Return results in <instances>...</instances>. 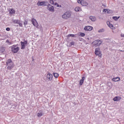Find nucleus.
I'll list each match as a JSON object with an SVG mask.
<instances>
[{"label": "nucleus", "instance_id": "1", "mask_svg": "<svg viewBox=\"0 0 124 124\" xmlns=\"http://www.w3.org/2000/svg\"><path fill=\"white\" fill-rule=\"evenodd\" d=\"M71 17V13L69 12H66L62 16V18L64 20H67Z\"/></svg>", "mask_w": 124, "mask_h": 124}, {"label": "nucleus", "instance_id": "2", "mask_svg": "<svg viewBox=\"0 0 124 124\" xmlns=\"http://www.w3.org/2000/svg\"><path fill=\"white\" fill-rule=\"evenodd\" d=\"M77 1L78 4H80L81 6H88L89 3L85 0H77Z\"/></svg>", "mask_w": 124, "mask_h": 124}, {"label": "nucleus", "instance_id": "3", "mask_svg": "<svg viewBox=\"0 0 124 124\" xmlns=\"http://www.w3.org/2000/svg\"><path fill=\"white\" fill-rule=\"evenodd\" d=\"M11 49L12 53H16L20 50V48L16 45H14L11 46Z\"/></svg>", "mask_w": 124, "mask_h": 124}, {"label": "nucleus", "instance_id": "4", "mask_svg": "<svg viewBox=\"0 0 124 124\" xmlns=\"http://www.w3.org/2000/svg\"><path fill=\"white\" fill-rule=\"evenodd\" d=\"M102 43V42L99 40H95L93 42V46L94 47H97V46H99V45H100Z\"/></svg>", "mask_w": 124, "mask_h": 124}, {"label": "nucleus", "instance_id": "5", "mask_svg": "<svg viewBox=\"0 0 124 124\" xmlns=\"http://www.w3.org/2000/svg\"><path fill=\"white\" fill-rule=\"evenodd\" d=\"M47 4H48V2L47 1H38V2L37 3V5L38 6H47Z\"/></svg>", "mask_w": 124, "mask_h": 124}, {"label": "nucleus", "instance_id": "6", "mask_svg": "<svg viewBox=\"0 0 124 124\" xmlns=\"http://www.w3.org/2000/svg\"><path fill=\"white\" fill-rule=\"evenodd\" d=\"M31 22L34 27H35V28H37V29L38 28V22H37L36 19L32 18Z\"/></svg>", "mask_w": 124, "mask_h": 124}, {"label": "nucleus", "instance_id": "7", "mask_svg": "<svg viewBox=\"0 0 124 124\" xmlns=\"http://www.w3.org/2000/svg\"><path fill=\"white\" fill-rule=\"evenodd\" d=\"M95 54L96 56H98L99 57H101V51H100V48H97L95 49Z\"/></svg>", "mask_w": 124, "mask_h": 124}, {"label": "nucleus", "instance_id": "8", "mask_svg": "<svg viewBox=\"0 0 124 124\" xmlns=\"http://www.w3.org/2000/svg\"><path fill=\"white\" fill-rule=\"evenodd\" d=\"M84 30L86 31H93V27L91 26H86L84 27Z\"/></svg>", "mask_w": 124, "mask_h": 124}, {"label": "nucleus", "instance_id": "9", "mask_svg": "<svg viewBox=\"0 0 124 124\" xmlns=\"http://www.w3.org/2000/svg\"><path fill=\"white\" fill-rule=\"evenodd\" d=\"M46 77L47 81H52V80H53V75L51 74L50 73H48L46 75Z\"/></svg>", "mask_w": 124, "mask_h": 124}, {"label": "nucleus", "instance_id": "10", "mask_svg": "<svg viewBox=\"0 0 124 124\" xmlns=\"http://www.w3.org/2000/svg\"><path fill=\"white\" fill-rule=\"evenodd\" d=\"M21 49H25V47L28 45V41L24 40V42H21Z\"/></svg>", "mask_w": 124, "mask_h": 124}, {"label": "nucleus", "instance_id": "11", "mask_svg": "<svg viewBox=\"0 0 124 124\" xmlns=\"http://www.w3.org/2000/svg\"><path fill=\"white\" fill-rule=\"evenodd\" d=\"M47 9L49 10V11H50V12H55V9L54 8V6L50 4L47 6Z\"/></svg>", "mask_w": 124, "mask_h": 124}, {"label": "nucleus", "instance_id": "12", "mask_svg": "<svg viewBox=\"0 0 124 124\" xmlns=\"http://www.w3.org/2000/svg\"><path fill=\"white\" fill-rule=\"evenodd\" d=\"M7 65L8 66L7 69H8V70H11V69L14 67V63L13 62L7 64Z\"/></svg>", "mask_w": 124, "mask_h": 124}, {"label": "nucleus", "instance_id": "13", "mask_svg": "<svg viewBox=\"0 0 124 124\" xmlns=\"http://www.w3.org/2000/svg\"><path fill=\"white\" fill-rule=\"evenodd\" d=\"M107 24L108 27H109V28H110V29H111V30H115L116 29V28L115 27H114V26H113L112 24H111V23H110V21H107Z\"/></svg>", "mask_w": 124, "mask_h": 124}, {"label": "nucleus", "instance_id": "14", "mask_svg": "<svg viewBox=\"0 0 124 124\" xmlns=\"http://www.w3.org/2000/svg\"><path fill=\"white\" fill-rule=\"evenodd\" d=\"M121 99H122V97L120 96H115L113 98V101H115V102L120 101Z\"/></svg>", "mask_w": 124, "mask_h": 124}, {"label": "nucleus", "instance_id": "15", "mask_svg": "<svg viewBox=\"0 0 124 124\" xmlns=\"http://www.w3.org/2000/svg\"><path fill=\"white\" fill-rule=\"evenodd\" d=\"M14 23L15 24H18L19 25V27H23V24L21 23V21L19 20H14Z\"/></svg>", "mask_w": 124, "mask_h": 124}, {"label": "nucleus", "instance_id": "16", "mask_svg": "<svg viewBox=\"0 0 124 124\" xmlns=\"http://www.w3.org/2000/svg\"><path fill=\"white\" fill-rule=\"evenodd\" d=\"M9 13L10 15H14L15 14V10L13 8L9 9Z\"/></svg>", "mask_w": 124, "mask_h": 124}, {"label": "nucleus", "instance_id": "17", "mask_svg": "<svg viewBox=\"0 0 124 124\" xmlns=\"http://www.w3.org/2000/svg\"><path fill=\"white\" fill-rule=\"evenodd\" d=\"M75 11L76 12H81L82 11V8L79 6H77L75 8Z\"/></svg>", "mask_w": 124, "mask_h": 124}, {"label": "nucleus", "instance_id": "18", "mask_svg": "<svg viewBox=\"0 0 124 124\" xmlns=\"http://www.w3.org/2000/svg\"><path fill=\"white\" fill-rule=\"evenodd\" d=\"M89 19L92 21V22H95L96 21V17L94 16H90L89 17Z\"/></svg>", "mask_w": 124, "mask_h": 124}, {"label": "nucleus", "instance_id": "19", "mask_svg": "<svg viewBox=\"0 0 124 124\" xmlns=\"http://www.w3.org/2000/svg\"><path fill=\"white\" fill-rule=\"evenodd\" d=\"M121 79L119 78H114L111 79L112 81L113 82H119V81H120Z\"/></svg>", "mask_w": 124, "mask_h": 124}, {"label": "nucleus", "instance_id": "20", "mask_svg": "<svg viewBox=\"0 0 124 124\" xmlns=\"http://www.w3.org/2000/svg\"><path fill=\"white\" fill-rule=\"evenodd\" d=\"M85 80V77H82V79L80 80L79 81V85L80 86H82V85H83V83H84V81Z\"/></svg>", "mask_w": 124, "mask_h": 124}, {"label": "nucleus", "instance_id": "21", "mask_svg": "<svg viewBox=\"0 0 124 124\" xmlns=\"http://www.w3.org/2000/svg\"><path fill=\"white\" fill-rule=\"evenodd\" d=\"M5 51V47L4 46H1L0 47V53H3Z\"/></svg>", "mask_w": 124, "mask_h": 124}, {"label": "nucleus", "instance_id": "22", "mask_svg": "<svg viewBox=\"0 0 124 124\" xmlns=\"http://www.w3.org/2000/svg\"><path fill=\"white\" fill-rule=\"evenodd\" d=\"M12 62H12V60L11 59H9V60H7L6 63V65H7V64H9V63H11Z\"/></svg>", "mask_w": 124, "mask_h": 124}, {"label": "nucleus", "instance_id": "23", "mask_svg": "<svg viewBox=\"0 0 124 124\" xmlns=\"http://www.w3.org/2000/svg\"><path fill=\"white\" fill-rule=\"evenodd\" d=\"M105 31V30H104V29H101L98 31V32L99 33L104 32Z\"/></svg>", "mask_w": 124, "mask_h": 124}, {"label": "nucleus", "instance_id": "24", "mask_svg": "<svg viewBox=\"0 0 124 124\" xmlns=\"http://www.w3.org/2000/svg\"><path fill=\"white\" fill-rule=\"evenodd\" d=\"M53 75L55 78H58V77H59V74L57 73H53Z\"/></svg>", "mask_w": 124, "mask_h": 124}, {"label": "nucleus", "instance_id": "25", "mask_svg": "<svg viewBox=\"0 0 124 124\" xmlns=\"http://www.w3.org/2000/svg\"><path fill=\"white\" fill-rule=\"evenodd\" d=\"M49 3L50 4H52V5L54 4V3L55 2H54V1H56V0H49Z\"/></svg>", "mask_w": 124, "mask_h": 124}, {"label": "nucleus", "instance_id": "26", "mask_svg": "<svg viewBox=\"0 0 124 124\" xmlns=\"http://www.w3.org/2000/svg\"><path fill=\"white\" fill-rule=\"evenodd\" d=\"M103 12H105V13H109V10L107 9H104L103 10Z\"/></svg>", "mask_w": 124, "mask_h": 124}, {"label": "nucleus", "instance_id": "27", "mask_svg": "<svg viewBox=\"0 0 124 124\" xmlns=\"http://www.w3.org/2000/svg\"><path fill=\"white\" fill-rule=\"evenodd\" d=\"M120 18V16L117 17V16H113L112 17L113 19H114L115 21H118V19Z\"/></svg>", "mask_w": 124, "mask_h": 124}, {"label": "nucleus", "instance_id": "28", "mask_svg": "<svg viewBox=\"0 0 124 124\" xmlns=\"http://www.w3.org/2000/svg\"><path fill=\"white\" fill-rule=\"evenodd\" d=\"M42 115H43V114H42V112H39V113H37V116L38 117H41V116H42Z\"/></svg>", "mask_w": 124, "mask_h": 124}, {"label": "nucleus", "instance_id": "29", "mask_svg": "<svg viewBox=\"0 0 124 124\" xmlns=\"http://www.w3.org/2000/svg\"><path fill=\"white\" fill-rule=\"evenodd\" d=\"M53 5H56L57 7H60V5L59 4H58V3H57V2H54V3H53Z\"/></svg>", "mask_w": 124, "mask_h": 124}, {"label": "nucleus", "instance_id": "30", "mask_svg": "<svg viewBox=\"0 0 124 124\" xmlns=\"http://www.w3.org/2000/svg\"><path fill=\"white\" fill-rule=\"evenodd\" d=\"M68 37H70V36H71L72 37H74V34H70L69 35H68Z\"/></svg>", "mask_w": 124, "mask_h": 124}, {"label": "nucleus", "instance_id": "31", "mask_svg": "<svg viewBox=\"0 0 124 124\" xmlns=\"http://www.w3.org/2000/svg\"><path fill=\"white\" fill-rule=\"evenodd\" d=\"M67 45H68V46H72V45H74V42H72L70 43V45H68V44H67Z\"/></svg>", "mask_w": 124, "mask_h": 124}, {"label": "nucleus", "instance_id": "32", "mask_svg": "<svg viewBox=\"0 0 124 124\" xmlns=\"http://www.w3.org/2000/svg\"><path fill=\"white\" fill-rule=\"evenodd\" d=\"M6 43H8V44H9V45H10V44H11V43L9 41V40H7L6 41Z\"/></svg>", "mask_w": 124, "mask_h": 124}, {"label": "nucleus", "instance_id": "33", "mask_svg": "<svg viewBox=\"0 0 124 124\" xmlns=\"http://www.w3.org/2000/svg\"><path fill=\"white\" fill-rule=\"evenodd\" d=\"M81 36L84 37L85 36V33H80Z\"/></svg>", "mask_w": 124, "mask_h": 124}, {"label": "nucleus", "instance_id": "34", "mask_svg": "<svg viewBox=\"0 0 124 124\" xmlns=\"http://www.w3.org/2000/svg\"><path fill=\"white\" fill-rule=\"evenodd\" d=\"M24 26H26V25H28V21H25L24 23Z\"/></svg>", "mask_w": 124, "mask_h": 124}, {"label": "nucleus", "instance_id": "35", "mask_svg": "<svg viewBox=\"0 0 124 124\" xmlns=\"http://www.w3.org/2000/svg\"><path fill=\"white\" fill-rule=\"evenodd\" d=\"M6 30L7 31H10V28H7L6 29Z\"/></svg>", "mask_w": 124, "mask_h": 124}, {"label": "nucleus", "instance_id": "36", "mask_svg": "<svg viewBox=\"0 0 124 124\" xmlns=\"http://www.w3.org/2000/svg\"><path fill=\"white\" fill-rule=\"evenodd\" d=\"M121 37H124V34H121Z\"/></svg>", "mask_w": 124, "mask_h": 124}, {"label": "nucleus", "instance_id": "37", "mask_svg": "<svg viewBox=\"0 0 124 124\" xmlns=\"http://www.w3.org/2000/svg\"><path fill=\"white\" fill-rule=\"evenodd\" d=\"M108 84H109V85H111V82H108Z\"/></svg>", "mask_w": 124, "mask_h": 124}, {"label": "nucleus", "instance_id": "38", "mask_svg": "<svg viewBox=\"0 0 124 124\" xmlns=\"http://www.w3.org/2000/svg\"><path fill=\"white\" fill-rule=\"evenodd\" d=\"M123 51H122V50H120V52H122Z\"/></svg>", "mask_w": 124, "mask_h": 124}]
</instances>
